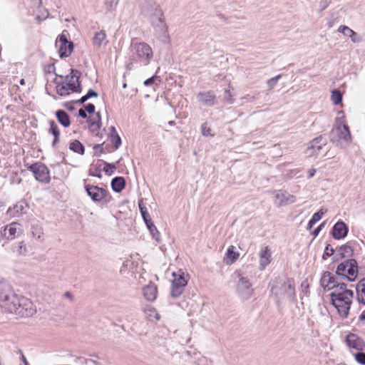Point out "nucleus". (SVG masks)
I'll return each mask as SVG.
<instances>
[{
  "mask_svg": "<svg viewBox=\"0 0 365 365\" xmlns=\"http://www.w3.org/2000/svg\"><path fill=\"white\" fill-rule=\"evenodd\" d=\"M235 247L232 245L230 246L227 248V250L226 252V257L229 260L227 262V264H232L238 259L240 256L239 252H235Z\"/></svg>",
  "mask_w": 365,
  "mask_h": 365,
  "instance_id": "72a5a7b5",
  "label": "nucleus"
},
{
  "mask_svg": "<svg viewBox=\"0 0 365 365\" xmlns=\"http://www.w3.org/2000/svg\"><path fill=\"white\" fill-rule=\"evenodd\" d=\"M119 2V0H105V8L107 11H113Z\"/></svg>",
  "mask_w": 365,
  "mask_h": 365,
  "instance_id": "a19ab883",
  "label": "nucleus"
},
{
  "mask_svg": "<svg viewBox=\"0 0 365 365\" xmlns=\"http://www.w3.org/2000/svg\"><path fill=\"white\" fill-rule=\"evenodd\" d=\"M271 293L277 303L284 300L294 302L296 300L295 283L292 278H275L270 284Z\"/></svg>",
  "mask_w": 365,
  "mask_h": 365,
  "instance_id": "f257e3e1",
  "label": "nucleus"
},
{
  "mask_svg": "<svg viewBox=\"0 0 365 365\" xmlns=\"http://www.w3.org/2000/svg\"><path fill=\"white\" fill-rule=\"evenodd\" d=\"M150 233L152 235V237L158 242H160V232H158L157 227L154 225L151 227L150 229H149Z\"/></svg>",
  "mask_w": 365,
  "mask_h": 365,
  "instance_id": "a18cd8bd",
  "label": "nucleus"
},
{
  "mask_svg": "<svg viewBox=\"0 0 365 365\" xmlns=\"http://www.w3.org/2000/svg\"><path fill=\"white\" fill-rule=\"evenodd\" d=\"M71 76H66L65 82L57 83L56 91L60 96H68L72 93H80L81 91L78 71L71 69Z\"/></svg>",
  "mask_w": 365,
  "mask_h": 365,
  "instance_id": "7ed1b4c3",
  "label": "nucleus"
},
{
  "mask_svg": "<svg viewBox=\"0 0 365 365\" xmlns=\"http://www.w3.org/2000/svg\"><path fill=\"white\" fill-rule=\"evenodd\" d=\"M334 253V250L331 247H329V245L326 247L324 254L323 257L325 258L326 256H331Z\"/></svg>",
  "mask_w": 365,
  "mask_h": 365,
  "instance_id": "603ef678",
  "label": "nucleus"
},
{
  "mask_svg": "<svg viewBox=\"0 0 365 365\" xmlns=\"http://www.w3.org/2000/svg\"><path fill=\"white\" fill-rule=\"evenodd\" d=\"M336 133L340 139L345 141H349L351 138V134L349 126L345 124H341L337 125L335 129L333 130Z\"/></svg>",
  "mask_w": 365,
  "mask_h": 365,
  "instance_id": "a878e982",
  "label": "nucleus"
},
{
  "mask_svg": "<svg viewBox=\"0 0 365 365\" xmlns=\"http://www.w3.org/2000/svg\"><path fill=\"white\" fill-rule=\"evenodd\" d=\"M14 209H16L17 212H19V210H22L23 209V205L21 204L20 205H16L15 207H14Z\"/></svg>",
  "mask_w": 365,
  "mask_h": 365,
  "instance_id": "338daca9",
  "label": "nucleus"
},
{
  "mask_svg": "<svg viewBox=\"0 0 365 365\" xmlns=\"http://www.w3.org/2000/svg\"><path fill=\"white\" fill-rule=\"evenodd\" d=\"M17 302L15 304L16 309L12 310L11 313L21 317H29L36 313V309L29 299L19 296Z\"/></svg>",
  "mask_w": 365,
  "mask_h": 365,
  "instance_id": "423d86ee",
  "label": "nucleus"
},
{
  "mask_svg": "<svg viewBox=\"0 0 365 365\" xmlns=\"http://www.w3.org/2000/svg\"><path fill=\"white\" fill-rule=\"evenodd\" d=\"M31 233L34 238H36L37 240H41V238L43 235V231L42 227L38 224L32 225Z\"/></svg>",
  "mask_w": 365,
  "mask_h": 365,
  "instance_id": "e433bc0d",
  "label": "nucleus"
},
{
  "mask_svg": "<svg viewBox=\"0 0 365 365\" xmlns=\"http://www.w3.org/2000/svg\"><path fill=\"white\" fill-rule=\"evenodd\" d=\"M68 31L63 30L56 38V46L61 58L68 57L73 51V43L68 40Z\"/></svg>",
  "mask_w": 365,
  "mask_h": 365,
  "instance_id": "6e6552de",
  "label": "nucleus"
},
{
  "mask_svg": "<svg viewBox=\"0 0 365 365\" xmlns=\"http://www.w3.org/2000/svg\"><path fill=\"white\" fill-rule=\"evenodd\" d=\"M103 144L102 145H100V144H97V145H95L94 147H93V150H94V153L96 155L99 156L101 153H103L104 152V148H103Z\"/></svg>",
  "mask_w": 365,
  "mask_h": 365,
  "instance_id": "3c124183",
  "label": "nucleus"
},
{
  "mask_svg": "<svg viewBox=\"0 0 365 365\" xmlns=\"http://www.w3.org/2000/svg\"><path fill=\"white\" fill-rule=\"evenodd\" d=\"M327 145V140L322 136L313 139L309 144L307 150V154L309 156L318 155L320 150Z\"/></svg>",
  "mask_w": 365,
  "mask_h": 365,
  "instance_id": "2eb2a0df",
  "label": "nucleus"
},
{
  "mask_svg": "<svg viewBox=\"0 0 365 365\" xmlns=\"http://www.w3.org/2000/svg\"><path fill=\"white\" fill-rule=\"evenodd\" d=\"M19 296L14 292L6 297L5 301L0 302V306L4 307L8 312H11L12 310H15V304L17 302Z\"/></svg>",
  "mask_w": 365,
  "mask_h": 365,
  "instance_id": "393cba45",
  "label": "nucleus"
},
{
  "mask_svg": "<svg viewBox=\"0 0 365 365\" xmlns=\"http://www.w3.org/2000/svg\"><path fill=\"white\" fill-rule=\"evenodd\" d=\"M140 213H141V215H142V217H143V216H145V215H148V212H147L146 208H141V210H140Z\"/></svg>",
  "mask_w": 365,
  "mask_h": 365,
  "instance_id": "bf43d9fd",
  "label": "nucleus"
},
{
  "mask_svg": "<svg viewBox=\"0 0 365 365\" xmlns=\"http://www.w3.org/2000/svg\"><path fill=\"white\" fill-rule=\"evenodd\" d=\"M69 148L73 152L83 155L84 153V146L79 140H75L69 145Z\"/></svg>",
  "mask_w": 365,
  "mask_h": 365,
  "instance_id": "c9c22d12",
  "label": "nucleus"
},
{
  "mask_svg": "<svg viewBox=\"0 0 365 365\" xmlns=\"http://www.w3.org/2000/svg\"><path fill=\"white\" fill-rule=\"evenodd\" d=\"M85 190L88 195L95 202H99L105 199L108 195V191L96 185L87 184L85 185Z\"/></svg>",
  "mask_w": 365,
  "mask_h": 365,
  "instance_id": "ddd939ff",
  "label": "nucleus"
},
{
  "mask_svg": "<svg viewBox=\"0 0 365 365\" xmlns=\"http://www.w3.org/2000/svg\"><path fill=\"white\" fill-rule=\"evenodd\" d=\"M360 319L361 321H365V310L362 312V313L360 315Z\"/></svg>",
  "mask_w": 365,
  "mask_h": 365,
  "instance_id": "774afa93",
  "label": "nucleus"
},
{
  "mask_svg": "<svg viewBox=\"0 0 365 365\" xmlns=\"http://www.w3.org/2000/svg\"><path fill=\"white\" fill-rule=\"evenodd\" d=\"M348 230L347 225L344 222L339 221L333 227V237L336 240L343 239L347 235Z\"/></svg>",
  "mask_w": 365,
  "mask_h": 365,
  "instance_id": "412c9836",
  "label": "nucleus"
},
{
  "mask_svg": "<svg viewBox=\"0 0 365 365\" xmlns=\"http://www.w3.org/2000/svg\"><path fill=\"white\" fill-rule=\"evenodd\" d=\"M357 299L360 303L365 304V278L362 279L356 286Z\"/></svg>",
  "mask_w": 365,
  "mask_h": 365,
  "instance_id": "2f4dec72",
  "label": "nucleus"
},
{
  "mask_svg": "<svg viewBox=\"0 0 365 365\" xmlns=\"http://www.w3.org/2000/svg\"><path fill=\"white\" fill-rule=\"evenodd\" d=\"M331 4V0H320L319 2V11L322 12L327 9Z\"/></svg>",
  "mask_w": 365,
  "mask_h": 365,
  "instance_id": "49530a36",
  "label": "nucleus"
},
{
  "mask_svg": "<svg viewBox=\"0 0 365 365\" xmlns=\"http://www.w3.org/2000/svg\"><path fill=\"white\" fill-rule=\"evenodd\" d=\"M173 276L174 279L172 283L170 295L174 298H177L183 292L184 289L187 284V281L185 278L183 273L178 275L173 273Z\"/></svg>",
  "mask_w": 365,
  "mask_h": 365,
  "instance_id": "f8f14e48",
  "label": "nucleus"
},
{
  "mask_svg": "<svg viewBox=\"0 0 365 365\" xmlns=\"http://www.w3.org/2000/svg\"><path fill=\"white\" fill-rule=\"evenodd\" d=\"M110 133L108 138L112 144H113L115 149H118L121 145V139L116 132L115 128L111 126L110 128Z\"/></svg>",
  "mask_w": 365,
  "mask_h": 365,
  "instance_id": "7c9ffc66",
  "label": "nucleus"
},
{
  "mask_svg": "<svg viewBox=\"0 0 365 365\" xmlns=\"http://www.w3.org/2000/svg\"><path fill=\"white\" fill-rule=\"evenodd\" d=\"M86 95L88 99L91 97H98V93L92 89H90Z\"/></svg>",
  "mask_w": 365,
  "mask_h": 365,
  "instance_id": "6e6d98bb",
  "label": "nucleus"
},
{
  "mask_svg": "<svg viewBox=\"0 0 365 365\" xmlns=\"http://www.w3.org/2000/svg\"><path fill=\"white\" fill-rule=\"evenodd\" d=\"M273 194L274 195V203L278 207L292 204L297 200L294 195L283 190H274Z\"/></svg>",
  "mask_w": 365,
  "mask_h": 365,
  "instance_id": "9b49d317",
  "label": "nucleus"
},
{
  "mask_svg": "<svg viewBox=\"0 0 365 365\" xmlns=\"http://www.w3.org/2000/svg\"><path fill=\"white\" fill-rule=\"evenodd\" d=\"M17 302L15 304L16 309L12 310L11 313L21 317H29L36 313V309L29 299L19 296Z\"/></svg>",
  "mask_w": 365,
  "mask_h": 365,
  "instance_id": "39448f33",
  "label": "nucleus"
},
{
  "mask_svg": "<svg viewBox=\"0 0 365 365\" xmlns=\"http://www.w3.org/2000/svg\"><path fill=\"white\" fill-rule=\"evenodd\" d=\"M86 110L89 113H93L95 111V106L92 103H88L85 106Z\"/></svg>",
  "mask_w": 365,
  "mask_h": 365,
  "instance_id": "5fc2aeb1",
  "label": "nucleus"
},
{
  "mask_svg": "<svg viewBox=\"0 0 365 365\" xmlns=\"http://www.w3.org/2000/svg\"><path fill=\"white\" fill-rule=\"evenodd\" d=\"M151 22L157 32L162 34L167 33L168 27L161 11H158V14L151 19Z\"/></svg>",
  "mask_w": 365,
  "mask_h": 365,
  "instance_id": "aec40b11",
  "label": "nucleus"
},
{
  "mask_svg": "<svg viewBox=\"0 0 365 365\" xmlns=\"http://www.w3.org/2000/svg\"><path fill=\"white\" fill-rule=\"evenodd\" d=\"M131 48L133 55L144 65H148L153 58V53L151 47L145 42L132 43Z\"/></svg>",
  "mask_w": 365,
  "mask_h": 365,
  "instance_id": "0eeeda50",
  "label": "nucleus"
},
{
  "mask_svg": "<svg viewBox=\"0 0 365 365\" xmlns=\"http://www.w3.org/2000/svg\"><path fill=\"white\" fill-rule=\"evenodd\" d=\"M340 250L343 252H341L342 255L344 254V252L349 253L352 252L351 247L347 245H342L340 247Z\"/></svg>",
  "mask_w": 365,
  "mask_h": 365,
  "instance_id": "864d4df0",
  "label": "nucleus"
},
{
  "mask_svg": "<svg viewBox=\"0 0 365 365\" xmlns=\"http://www.w3.org/2000/svg\"><path fill=\"white\" fill-rule=\"evenodd\" d=\"M197 98L203 106H213L216 104V96L212 91L200 92Z\"/></svg>",
  "mask_w": 365,
  "mask_h": 365,
  "instance_id": "6ab92c4d",
  "label": "nucleus"
},
{
  "mask_svg": "<svg viewBox=\"0 0 365 365\" xmlns=\"http://www.w3.org/2000/svg\"><path fill=\"white\" fill-rule=\"evenodd\" d=\"M324 212L321 210L319 212L314 213L311 220L309 221L308 225H307V230H311L314 225L317 223L318 221H319L322 217H323Z\"/></svg>",
  "mask_w": 365,
  "mask_h": 365,
  "instance_id": "4c0bfd02",
  "label": "nucleus"
},
{
  "mask_svg": "<svg viewBox=\"0 0 365 365\" xmlns=\"http://www.w3.org/2000/svg\"><path fill=\"white\" fill-rule=\"evenodd\" d=\"M87 100H88V97H87V95H85L81 97V98L80 99V103H85Z\"/></svg>",
  "mask_w": 365,
  "mask_h": 365,
  "instance_id": "052dcab7",
  "label": "nucleus"
},
{
  "mask_svg": "<svg viewBox=\"0 0 365 365\" xmlns=\"http://www.w3.org/2000/svg\"><path fill=\"white\" fill-rule=\"evenodd\" d=\"M14 292L11 287L5 281H0V302L5 301L6 297Z\"/></svg>",
  "mask_w": 365,
  "mask_h": 365,
  "instance_id": "c85d7f7f",
  "label": "nucleus"
},
{
  "mask_svg": "<svg viewBox=\"0 0 365 365\" xmlns=\"http://www.w3.org/2000/svg\"><path fill=\"white\" fill-rule=\"evenodd\" d=\"M140 12L143 15L152 19L158 14L160 9L154 4L153 0H143L140 5Z\"/></svg>",
  "mask_w": 365,
  "mask_h": 365,
  "instance_id": "4468645a",
  "label": "nucleus"
},
{
  "mask_svg": "<svg viewBox=\"0 0 365 365\" xmlns=\"http://www.w3.org/2000/svg\"><path fill=\"white\" fill-rule=\"evenodd\" d=\"M21 361L24 362V365H29V363L24 354H21Z\"/></svg>",
  "mask_w": 365,
  "mask_h": 365,
  "instance_id": "e2e57ef3",
  "label": "nucleus"
},
{
  "mask_svg": "<svg viewBox=\"0 0 365 365\" xmlns=\"http://www.w3.org/2000/svg\"><path fill=\"white\" fill-rule=\"evenodd\" d=\"M158 289L155 284L150 283L143 288V295L148 301L153 302L157 297Z\"/></svg>",
  "mask_w": 365,
  "mask_h": 365,
  "instance_id": "bb28decb",
  "label": "nucleus"
},
{
  "mask_svg": "<svg viewBox=\"0 0 365 365\" xmlns=\"http://www.w3.org/2000/svg\"><path fill=\"white\" fill-rule=\"evenodd\" d=\"M259 269L264 270L265 267L271 262V252L267 246L260 249L259 252Z\"/></svg>",
  "mask_w": 365,
  "mask_h": 365,
  "instance_id": "4be33fe9",
  "label": "nucleus"
},
{
  "mask_svg": "<svg viewBox=\"0 0 365 365\" xmlns=\"http://www.w3.org/2000/svg\"><path fill=\"white\" fill-rule=\"evenodd\" d=\"M155 225L153 224V221L150 220V221L147 222V224H146V226L148 227V229H150L151 227L154 226Z\"/></svg>",
  "mask_w": 365,
  "mask_h": 365,
  "instance_id": "680f3d73",
  "label": "nucleus"
},
{
  "mask_svg": "<svg viewBox=\"0 0 365 365\" xmlns=\"http://www.w3.org/2000/svg\"><path fill=\"white\" fill-rule=\"evenodd\" d=\"M22 232V225L18 222H14L4 227V230L1 232L6 239L12 240L20 235Z\"/></svg>",
  "mask_w": 365,
  "mask_h": 365,
  "instance_id": "dca6fc26",
  "label": "nucleus"
},
{
  "mask_svg": "<svg viewBox=\"0 0 365 365\" xmlns=\"http://www.w3.org/2000/svg\"><path fill=\"white\" fill-rule=\"evenodd\" d=\"M50 124V132L54 135V140L52 143L53 146H55L56 144L59 141V135L60 131L57 125L54 121L51 120L49 122Z\"/></svg>",
  "mask_w": 365,
  "mask_h": 365,
  "instance_id": "f704fd0d",
  "label": "nucleus"
},
{
  "mask_svg": "<svg viewBox=\"0 0 365 365\" xmlns=\"http://www.w3.org/2000/svg\"><path fill=\"white\" fill-rule=\"evenodd\" d=\"M143 220L145 222V224H147V222H148V221H150L151 220L150 218L149 214L148 215L143 216Z\"/></svg>",
  "mask_w": 365,
  "mask_h": 365,
  "instance_id": "0e129e2a",
  "label": "nucleus"
},
{
  "mask_svg": "<svg viewBox=\"0 0 365 365\" xmlns=\"http://www.w3.org/2000/svg\"><path fill=\"white\" fill-rule=\"evenodd\" d=\"M282 75L279 74L267 81V85L269 87V88H274L277 83V81L281 78Z\"/></svg>",
  "mask_w": 365,
  "mask_h": 365,
  "instance_id": "8fccbe9b",
  "label": "nucleus"
},
{
  "mask_svg": "<svg viewBox=\"0 0 365 365\" xmlns=\"http://www.w3.org/2000/svg\"><path fill=\"white\" fill-rule=\"evenodd\" d=\"M238 282L237 283V293L240 298L243 300L250 299L253 294L254 289L252 288V284L247 277L237 272Z\"/></svg>",
  "mask_w": 365,
  "mask_h": 365,
  "instance_id": "1a4fd4ad",
  "label": "nucleus"
},
{
  "mask_svg": "<svg viewBox=\"0 0 365 365\" xmlns=\"http://www.w3.org/2000/svg\"><path fill=\"white\" fill-rule=\"evenodd\" d=\"M308 173H309V178H313L316 173V170L310 169V170H309Z\"/></svg>",
  "mask_w": 365,
  "mask_h": 365,
  "instance_id": "13d9d810",
  "label": "nucleus"
},
{
  "mask_svg": "<svg viewBox=\"0 0 365 365\" xmlns=\"http://www.w3.org/2000/svg\"><path fill=\"white\" fill-rule=\"evenodd\" d=\"M78 115H79V116H81L83 118H87V114H86V111L83 109H79Z\"/></svg>",
  "mask_w": 365,
  "mask_h": 365,
  "instance_id": "4d7b16f0",
  "label": "nucleus"
},
{
  "mask_svg": "<svg viewBox=\"0 0 365 365\" xmlns=\"http://www.w3.org/2000/svg\"><path fill=\"white\" fill-rule=\"evenodd\" d=\"M108 41L106 40V34L104 31H101L96 33L93 38V45L96 48H101L103 45H106Z\"/></svg>",
  "mask_w": 365,
  "mask_h": 365,
  "instance_id": "cd10ccee",
  "label": "nucleus"
},
{
  "mask_svg": "<svg viewBox=\"0 0 365 365\" xmlns=\"http://www.w3.org/2000/svg\"><path fill=\"white\" fill-rule=\"evenodd\" d=\"M160 82V80L158 76L156 75L153 76L152 77L145 80L143 83L144 86H149L153 84L158 85Z\"/></svg>",
  "mask_w": 365,
  "mask_h": 365,
  "instance_id": "37998d69",
  "label": "nucleus"
},
{
  "mask_svg": "<svg viewBox=\"0 0 365 365\" xmlns=\"http://www.w3.org/2000/svg\"><path fill=\"white\" fill-rule=\"evenodd\" d=\"M354 357L359 364L365 365V354L361 352V351H358V352L354 354Z\"/></svg>",
  "mask_w": 365,
  "mask_h": 365,
  "instance_id": "de8ad7c7",
  "label": "nucleus"
},
{
  "mask_svg": "<svg viewBox=\"0 0 365 365\" xmlns=\"http://www.w3.org/2000/svg\"><path fill=\"white\" fill-rule=\"evenodd\" d=\"M29 170L33 173L36 180L44 183L50 182L49 170L44 164L41 163H34L29 168Z\"/></svg>",
  "mask_w": 365,
  "mask_h": 365,
  "instance_id": "9d476101",
  "label": "nucleus"
},
{
  "mask_svg": "<svg viewBox=\"0 0 365 365\" xmlns=\"http://www.w3.org/2000/svg\"><path fill=\"white\" fill-rule=\"evenodd\" d=\"M346 344L349 349H354L356 351H362L365 348L364 340L354 333H349L346 336Z\"/></svg>",
  "mask_w": 365,
  "mask_h": 365,
  "instance_id": "a211bd4d",
  "label": "nucleus"
},
{
  "mask_svg": "<svg viewBox=\"0 0 365 365\" xmlns=\"http://www.w3.org/2000/svg\"><path fill=\"white\" fill-rule=\"evenodd\" d=\"M201 132L202 135L205 137H213L215 135V134L212 133L211 128L207 126V123H205L202 125Z\"/></svg>",
  "mask_w": 365,
  "mask_h": 365,
  "instance_id": "79ce46f5",
  "label": "nucleus"
},
{
  "mask_svg": "<svg viewBox=\"0 0 365 365\" xmlns=\"http://www.w3.org/2000/svg\"><path fill=\"white\" fill-rule=\"evenodd\" d=\"M353 297V292L348 289L345 284H341L339 287H336V291L330 294L331 304L342 318L347 317Z\"/></svg>",
  "mask_w": 365,
  "mask_h": 365,
  "instance_id": "f03ea898",
  "label": "nucleus"
},
{
  "mask_svg": "<svg viewBox=\"0 0 365 365\" xmlns=\"http://www.w3.org/2000/svg\"><path fill=\"white\" fill-rule=\"evenodd\" d=\"M320 284L325 290L336 291L342 283L338 282L329 272H325L321 277Z\"/></svg>",
  "mask_w": 365,
  "mask_h": 365,
  "instance_id": "f3484780",
  "label": "nucleus"
},
{
  "mask_svg": "<svg viewBox=\"0 0 365 365\" xmlns=\"http://www.w3.org/2000/svg\"><path fill=\"white\" fill-rule=\"evenodd\" d=\"M337 31L346 36H349L353 43H359L361 41V38L358 35V34L347 26H340L338 28Z\"/></svg>",
  "mask_w": 365,
  "mask_h": 365,
  "instance_id": "5701e85b",
  "label": "nucleus"
},
{
  "mask_svg": "<svg viewBox=\"0 0 365 365\" xmlns=\"http://www.w3.org/2000/svg\"><path fill=\"white\" fill-rule=\"evenodd\" d=\"M58 121L64 127H68L71 124L68 113L63 110H58L56 113Z\"/></svg>",
  "mask_w": 365,
  "mask_h": 365,
  "instance_id": "c756f323",
  "label": "nucleus"
},
{
  "mask_svg": "<svg viewBox=\"0 0 365 365\" xmlns=\"http://www.w3.org/2000/svg\"><path fill=\"white\" fill-rule=\"evenodd\" d=\"M112 189L116 192H121L125 187V180L123 177H115L111 181Z\"/></svg>",
  "mask_w": 365,
  "mask_h": 365,
  "instance_id": "473e14b6",
  "label": "nucleus"
},
{
  "mask_svg": "<svg viewBox=\"0 0 365 365\" xmlns=\"http://www.w3.org/2000/svg\"><path fill=\"white\" fill-rule=\"evenodd\" d=\"M65 297H67V298H68V299H73V296H72L71 293V292H66L65 293Z\"/></svg>",
  "mask_w": 365,
  "mask_h": 365,
  "instance_id": "69168bd1",
  "label": "nucleus"
},
{
  "mask_svg": "<svg viewBox=\"0 0 365 365\" xmlns=\"http://www.w3.org/2000/svg\"><path fill=\"white\" fill-rule=\"evenodd\" d=\"M224 100L227 101L228 103H233L234 99L232 98V94L230 88H226L224 91Z\"/></svg>",
  "mask_w": 365,
  "mask_h": 365,
  "instance_id": "09e8293b",
  "label": "nucleus"
},
{
  "mask_svg": "<svg viewBox=\"0 0 365 365\" xmlns=\"http://www.w3.org/2000/svg\"><path fill=\"white\" fill-rule=\"evenodd\" d=\"M88 122L91 128L99 129L101 125V117L100 113H96V116L93 119L88 120ZM93 129L94 130V128Z\"/></svg>",
  "mask_w": 365,
  "mask_h": 365,
  "instance_id": "58836bf2",
  "label": "nucleus"
},
{
  "mask_svg": "<svg viewBox=\"0 0 365 365\" xmlns=\"http://www.w3.org/2000/svg\"><path fill=\"white\" fill-rule=\"evenodd\" d=\"M342 99L341 93L339 90H334L331 92V100L334 105H337L341 103Z\"/></svg>",
  "mask_w": 365,
  "mask_h": 365,
  "instance_id": "ea45409f",
  "label": "nucleus"
},
{
  "mask_svg": "<svg viewBox=\"0 0 365 365\" xmlns=\"http://www.w3.org/2000/svg\"><path fill=\"white\" fill-rule=\"evenodd\" d=\"M116 166L115 164L109 163L107 162H104V168L103 171L108 175H110L114 170H115Z\"/></svg>",
  "mask_w": 365,
  "mask_h": 365,
  "instance_id": "c03bdc74",
  "label": "nucleus"
},
{
  "mask_svg": "<svg viewBox=\"0 0 365 365\" xmlns=\"http://www.w3.org/2000/svg\"><path fill=\"white\" fill-rule=\"evenodd\" d=\"M19 296L14 292L6 297L5 301L0 302V306L4 307L8 312H11L12 310H15V304L17 302Z\"/></svg>",
  "mask_w": 365,
  "mask_h": 365,
  "instance_id": "b1692460",
  "label": "nucleus"
},
{
  "mask_svg": "<svg viewBox=\"0 0 365 365\" xmlns=\"http://www.w3.org/2000/svg\"><path fill=\"white\" fill-rule=\"evenodd\" d=\"M336 274L342 276L350 282H354L358 275V264L356 259H348L339 264L336 269Z\"/></svg>",
  "mask_w": 365,
  "mask_h": 365,
  "instance_id": "20e7f679",
  "label": "nucleus"
}]
</instances>
